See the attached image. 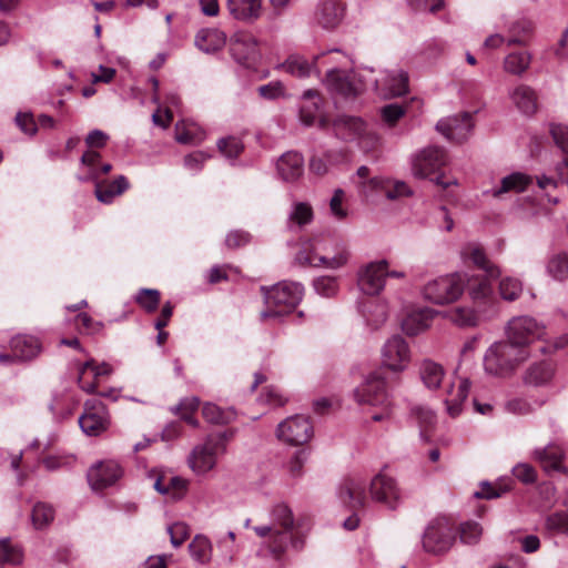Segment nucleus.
I'll use <instances>...</instances> for the list:
<instances>
[{
	"mask_svg": "<svg viewBox=\"0 0 568 568\" xmlns=\"http://www.w3.org/2000/svg\"><path fill=\"white\" fill-rule=\"evenodd\" d=\"M470 388L468 378L454 377L445 389V405L447 413L456 417L462 413L463 404L467 399Z\"/></svg>",
	"mask_w": 568,
	"mask_h": 568,
	"instance_id": "18",
	"label": "nucleus"
},
{
	"mask_svg": "<svg viewBox=\"0 0 568 568\" xmlns=\"http://www.w3.org/2000/svg\"><path fill=\"white\" fill-rule=\"evenodd\" d=\"M91 374L94 379L101 376H106L112 373V367L108 363L97 364L93 359L87 361L79 368L78 385L88 393L94 394L97 392V384L94 382H87V375Z\"/></svg>",
	"mask_w": 568,
	"mask_h": 568,
	"instance_id": "26",
	"label": "nucleus"
},
{
	"mask_svg": "<svg viewBox=\"0 0 568 568\" xmlns=\"http://www.w3.org/2000/svg\"><path fill=\"white\" fill-rule=\"evenodd\" d=\"M410 417L415 419L422 428H427L435 422L434 412L422 405H415L410 408Z\"/></svg>",
	"mask_w": 568,
	"mask_h": 568,
	"instance_id": "58",
	"label": "nucleus"
},
{
	"mask_svg": "<svg viewBox=\"0 0 568 568\" xmlns=\"http://www.w3.org/2000/svg\"><path fill=\"white\" fill-rule=\"evenodd\" d=\"M55 511L49 504L39 501L33 506L31 519L36 529L47 528L54 519Z\"/></svg>",
	"mask_w": 568,
	"mask_h": 568,
	"instance_id": "45",
	"label": "nucleus"
},
{
	"mask_svg": "<svg viewBox=\"0 0 568 568\" xmlns=\"http://www.w3.org/2000/svg\"><path fill=\"white\" fill-rule=\"evenodd\" d=\"M227 433H216L195 445L187 457V464L196 475H205L213 470L220 457L227 450Z\"/></svg>",
	"mask_w": 568,
	"mask_h": 568,
	"instance_id": "4",
	"label": "nucleus"
},
{
	"mask_svg": "<svg viewBox=\"0 0 568 568\" xmlns=\"http://www.w3.org/2000/svg\"><path fill=\"white\" fill-rule=\"evenodd\" d=\"M387 267L386 260L367 264L358 275L359 288L368 295L378 294L385 286Z\"/></svg>",
	"mask_w": 568,
	"mask_h": 568,
	"instance_id": "17",
	"label": "nucleus"
},
{
	"mask_svg": "<svg viewBox=\"0 0 568 568\" xmlns=\"http://www.w3.org/2000/svg\"><path fill=\"white\" fill-rule=\"evenodd\" d=\"M276 170L284 182H296L304 173V159L298 152L288 151L277 160Z\"/></svg>",
	"mask_w": 568,
	"mask_h": 568,
	"instance_id": "23",
	"label": "nucleus"
},
{
	"mask_svg": "<svg viewBox=\"0 0 568 568\" xmlns=\"http://www.w3.org/2000/svg\"><path fill=\"white\" fill-rule=\"evenodd\" d=\"M375 84L384 98L399 97L408 91V74L400 69L386 71Z\"/></svg>",
	"mask_w": 568,
	"mask_h": 568,
	"instance_id": "20",
	"label": "nucleus"
},
{
	"mask_svg": "<svg viewBox=\"0 0 568 568\" xmlns=\"http://www.w3.org/2000/svg\"><path fill=\"white\" fill-rule=\"evenodd\" d=\"M460 540L467 545H475L480 540L483 529L478 523L467 521L460 525Z\"/></svg>",
	"mask_w": 568,
	"mask_h": 568,
	"instance_id": "53",
	"label": "nucleus"
},
{
	"mask_svg": "<svg viewBox=\"0 0 568 568\" xmlns=\"http://www.w3.org/2000/svg\"><path fill=\"white\" fill-rule=\"evenodd\" d=\"M282 68L285 72L297 78H306L310 77L312 73L320 74V70L314 62H310L305 58L300 55L290 57L282 64Z\"/></svg>",
	"mask_w": 568,
	"mask_h": 568,
	"instance_id": "40",
	"label": "nucleus"
},
{
	"mask_svg": "<svg viewBox=\"0 0 568 568\" xmlns=\"http://www.w3.org/2000/svg\"><path fill=\"white\" fill-rule=\"evenodd\" d=\"M13 356L28 361L36 357L40 352V345L36 337L29 335H18L11 341Z\"/></svg>",
	"mask_w": 568,
	"mask_h": 568,
	"instance_id": "35",
	"label": "nucleus"
},
{
	"mask_svg": "<svg viewBox=\"0 0 568 568\" xmlns=\"http://www.w3.org/2000/svg\"><path fill=\"white\" fill-rule=\"evenodd\" d=\"M338 498L352 509L362 507L365 501V485L361 480H347L341 486Z\"/></svg>",
	"mask_w": 568,
	"mask_h": 568,
	"instance_id": "32",
	"label": "nucleus"
},
{
	"mask_svg": "<svg viewBox=\"0 0 568 568\" xmlns=\"http://www.w3.org/2000/svg\"><path fill=\"white\" fill-rule=\"evenodd\" d=\"M229 14L236 21L254 23L264 12L263 0H226Z\"/></svg>",
	"mask_w": 568,
	"mask_h": 568,
	"instance_id": "19",
	"label": "nucleus"
},
{
	"mask_svg": "<svg viewBox=\"0 0 568 568\" xmlns=\"http://www.w3.org/2000/svg\"><path fill=\"white\" fill-rule=\"evenodd\" d=\"M530 348L505 338L489 346L484 356L486 373L494 376H509L530 357Z\"/></svg>",
	"mask_w": 568,
	"mask_h": 568,
	"instance_id": "2",
	"label": "nucleus"
},
{
	"mask_svg": "<svg viewBox=\"0 0 568 568\" xmlns=\"http://www.w3.org/2000/svg\"><path fill=\"white\" fill-rule=\"evenodd\" d=\"M463 256L466 260L471 261L478 268L485 271L489 277L499 276L500 272L498 267L488 260L486 253L479 244L468 243L463 248Z\"/></svg>",
	"mask_w": 568,
	"mask_h": 568,
	"instance_id": "33",
	"label": "nucleus"
},
{
	"mask_svg": "<svg viewBox=\"0 0 568 568\" xmlns=\"http://www.w3.org/2000/svg\"><path fill=\"white\" fill-rule=\"evenodd\" d=\"M130 187V183L124 175L116 176L113 181H102L95 184V196L104 204H110L113 200L123 194Z\"/></svg>",
	"mask_w": 568,
	"mask_h": 568,
	"instance_id": "31",
	"label": "nucleus"
},
{
	"mask_svg": "<svg viewBox=\"0 0 568 568\" xmlns=\"http://www.w3.org/2000/svg\"><path fill=\"white\" fill-rule=\"evenodd\" d=\"M217 148L222 154L229 159H235L243 151L242 141L235 136L223 138L219 140Z\"/></svg>",
	"mask_w": 568,
	"mask_h": 568,
	"instance_id": "55",
	"label": "nucleus"
},
{
	"mask_svg": "<svg viewBox=\"0 0 568 568\" xmlns=\"http://www.w3.org/2000/svg\"><path fill=\"white\" fill-rule=\"evenodd\" d=\"M16 123L26 134L33 135L37 133V122L34 121L33 115L29 112H18L16 115Z\"/></svg>",
	"mask_w": 568,
	"mask_h": 568,
	"instance_id": "64",
	"label": "nucleus"
},
{
	"mask_svg": "<svg viewBox=\"0 0 568 568\" xmlns=\"http://www.w3.org/2000/svg\"><path fill=\"white\" fill-rule=\"evenodd\" d=\"M325 85L327 90L345 98H353L364 91V84L355 72L332 69L327 71Z\"/></svg>",
	"mask_w": 568,
	"mask_h": 568,
	"instance_id": "12",
	"label": "nucleus"
},
{
	"mask_svg": "<svg viewBox=\"0 0 568 568\" xmlns=\"http://www.w3.org/2000/svg\"><path fill=\"white\" fill-rule=\"evenodd\" d=\"M499 292L504 300L515 301L523 292V284L518 278L505 277L500 281Z\"/></svg>",
	"mask_w": 568,
	"mask_h": 568,
	"instance_id": "52",
	"label": "nucleus"
},
{
	"mask_svg": "<svg viewBox=\"0 0 568 568\" xmlns=\"http://www.w3.org/2000/svg\"><path fill=\"white\" fill-rule=\"evenodd\" d=\"M381 358L387 369L395 373L404 372L412 359L409 345L402 336H392L383 345Z\"/></svg>",
	"mask_w": 568,
	"mask_h": 568,
	"instance_id": "10",
	"label": "nucleus"
},
{
	"mask_svg": "<svg viewBox=\"0 0 568 568\" xmlns=\"http://www.w3.org/2000/svg\"><path fill=\"white\" fill-rule=\"evenodd\" d=\"M542 403H530L526 398H511L505 403V410L514 415H527L540 407Z\"/></svg>",
	"mask_w": 568,
	"mask_h": 568,
	"instance_id": "50",
	"label": "nucleus"
},
{
	"mask_svg": "<svg viewBox=\"0 0 568 568\" xmlns=\"http://www.w3.org/2000/svg\"><path fill=\"white\" fill-rule=\"evenodd\" d=\"M353 397L358 405L381 407L382 412L373 414L372 419L382 422L390 416V402L386 392L385 378L378 373H372L353 390Z\"/></svg>",
	"mask_w": 568,
	"mask_h": 568,
	"instance_id": "5",
	"label": "nucleus"
},
{
	"mask_svg": "<svg viewBox=\"0 0 568 568\" xmlns=\"http://www.w3.org/2000/svg\"><path fill=\"white\" fill-rule=\"evenodd\" d=\"M466 278L462 274H449L429 281L423 288L425 300L444 305L457 301L465 290Z\"/></svg>",
	"mask_w": 568,
	"mask_h": 568,
	"instance_id": "7",
	"label": "nucleus"
},
{
	"mask_svg": "<svg viewBox=\"0 0 568 568\" xmlns=\"http://www.w3.org/2000/svg\"><path fill=\"white\" fill-rule=\"evenodd\" d=\"M371 495L374 500L393 507L400 493L394 478L379 473L371 481Z\"/></svg>",
	"mask_w": 568,
	"mask_h": 568,
	"instance_id": "21",
	"label": "nucleus"
},
{
	"mask_svg": "<svg viewBox=\"0 0 568 568\" xmlns=\"http://www.w3.org/2000/svg\"><path fill=\"white\" fill-rule=\"evenodd\" d=\"M531 183V178L524 173H513L510 175L505 176L501 180V186L497 190H493V196H499L503 193L514 191L521 192L526 190V187Z\"/></svg>",
	"mask_w": 568,
	"mask_h": 568,
	"instance_id": "43",
	"label": "nucleus"
},
{
	"mask_svg": "<svg viewBox=\"0 0 568 568\" xmlns=\"http://www.w3.org/2000/svg\"><path fill=\"white\" fill-rule=\"evenodd\" d=\"M230 51L240 63H250L257 57V42L248 33H237L231 39Z\"/></svg>",
	"mask_w": 568,
	"mask_h": 568,
	"instance_id": "24",
	"label": "nucleus"
},
{
	"mask_svg": "<svg viewBox=\"0 0 568 568\" xmlns=\"http://www.w3.org/2000/svg\"><path fill=\"white\" fill-rule=\"evenodd\" d=\"M456 530L446 518H437L429 523L423 535V548L433 555L446 554L454 545Z\"/></svg>",
	"mask_w": 568,
	"mask_h": 568,
	"instance_id": "8",
	"label": "nucleus"
},
{
	"mask_svg": "<svg viewBox=\"0 0 568 568\" xmlns=\"http://www.w3.org/2000/svg\"><path fill=\"white\" fill-rule=\"evenodd\" d=\"M175 139L182 144H197L204 139V131L194 122L179 121L175 124Z\"/></svg>",
	"mask_w": 568,
	"mask_h": 568,
	"instance_id": "38",
	"label": "nucleus"
},
{
	"mask_svg": "<svg viewBox=\"0 0 568 568\" xmlns=\"http://www.w3.org/2000/svg\"><path fill=\"white\" fill-rule=\"evenodd\" d=\"M555 375V365L549 361L535 362L526 369L524 382L531 386H545Z\"/></svg>",
	"mask_w": 568,
	"mask_h": 568,
	"instance_id": "30",
	"label": "nucleus"
},
{
	"mask_svg": "<svg viewBox=\"0 0 568 568\" xmlns=\"http://www.w3.org/2000/svg\"><path fill=\"white\" fill-rule=\"evenodd\" d=\"M531 458L537 462L545 471H565L562 460L565 449L557 443H550L546 447H537L531 453Z\"/></svg>",
	"mask_w": 568,
	"mask_h": 568,
	"instance_id": "22",
	"label": "nucleus"
},
{
	"mask_svg": "<svg viewBox=\"0 0 568 568\" xmlns=\"http://www.w3.org/2000/svg\"><path fill=\"white\" fill-rule=\"evenodd\" d=\"M22 550L19 546L12 545L8 539L0 540V562L19 565L22 562Z\"/></svg>",
	"mask_w": 568,
	"mask_h": 568,
	"instance_id": "51",
	"label": "nucleus"
},
{
	"mask_svg": "<svg viewBox=\"0 0 568 568\" xmlns=\"http://www.w3.org/2000/svg\"><path fill=\"white\" fill-rule=\"evenodd\" d=\"M303 286L294 282H281L264 293L266 310L262 318L278 317L290 313L302 300Z\"/></svg>",
	"mask_w": 568,
	"mask_h": 568,
	"instance_id": "6",
	"label": "nucleus"
},
{
	"mask_svg": "<svg viewBox=\"0 0 568 568\" xmlns=\"http://www.w3.org/2000/svg\"><path fill=\"white\" fill-rule=\"evenodd\" d=\"M474 128L473 118L469 113L442 119L436 129L447 140L462 143L468 139Z\"/></svg>",
	"mask_w": 568,
	"mask_h": 568,
	"instance_id": "16",
	"label": "nucleus"
},
{
	"mask_svg": "<svg viewBox=\"0 0 568 568\" xmlns=\"http://www.w3.org/2000/svg\"><path fill=\"white\" fill-rule=\"evenodd\" d=\"M170 541L173 547H180L190 536L189 526L185 523L178 521L168 527Z\"/></svg>",
	"mask_w": 568,
	"mask_h": 568,
	"instance_id": "57",
	"label": "nucleus"
},
{
	"mask_svg": "<svg viewBox=\"0 0 568 568\" xmlns=\"http://www.w3.org/2000/svg\"><path fill=\"white\" fill-rule=\"evenodd\" d=\"M313 436L311 420L302 415L286 418L277 426V437L291 445H303Z\"/></svg>",
	"mask_w": 568,
	"mask_h": 568,
	"instance_id": "13",
	"label": "nucleus"
},
{
	"mask_svg": "<svg viewBox=\"0 0 568 568\" xmlns=\"http://www.w3.org/2000/svg\"><path fill=\"white\" fill-rule=\"evenodd\" d=\"M272 525L254 526V532L262 539L260 555H271L278 559L293 541L292 529L294 516L292 509L284 503L275 504L271 509Z\"/></svg>",
	"mask_w": 568,
	"mask_h": 568,
	"instance_id": "1",
	"label": "nucleus"
},
{
	"mask_svg": "<svg viewBox=\"0 0 568 568\" xmlns=\"http://www.w3.org/2000/svg\"><path fill=\"white\" fill-rule=\"evenodd\" d=\"M313 285L316 293L325 297L335 295L338 288L336 278L331 276H321L314 281Z\"/></svg>",
	"mask_w": 568,
	"mask_h": 568,
	"instance_id": "62",
	"label": "nucleus"
},
{
	"mask_svg": "<svg viewBox=\"0 0 568 568\" xmlns=\"http://www.w3.org/2000/svg\"><path fill=\"white\" fill-rule=\"evenodd\" d=\"M446 164V154L443 149L428 146L417 153L412 160L414 176L426 179L436 173Z\"/></svg>",
	"mask_w": 568,
	"mask_h": 568,
	"instance_id": "14",
	"label": "nucleus"
},
{
	"mask_svg": "<svg viewBox=\"0 0 568 568\" xmlns=\"http://www.w3.org/2000/svg\"><path fill=\"white\" fill-rule=\"evenodd\" d=\"M225 41L224 32L219 29H202L195 36V45L206 53L220 50Z\"/></svg>",
	"mask_w": 568,
	"mask_h": 568,
	"instance_id": "34",
	"label": "nucleus"
},
{
	"mask_svg": "<svg viewBox=\"0 0 568 568\" xmlns=\"http://www.w3.org/2000/svg\"><path fill=\"white\" fill-rule=\"evenodd\" d=\"M374 187L382 190L388 200H397L412 194L409 186L403 181H390L374 178L371 180Z\"/></svg>",
	"mask_w": 568,
	"mask_h": 568,
	"instance_id": "41",
	"label": "nucleus"
},
{
	"mask_svg": "<svg viewBox=\"0 0 568 568\" xmlns=\"http://www.w3.org/2000/svg\"><path fill=\"white\" fill-rule=\"evenodd\" d=\"M546 528L549 531L568 535V515L555 513L546 518Z\"/></svg>",
	"mask_w": 568,
	"mask_h": 568,
	"instance_id": "59",
	"label": "nucleus"
},
{
	"mask_svg": "<svg viewBox=\"0 0 568 568\" xmlns=\"http://www.w3.org/2000/svg\"><path fill=\"white\" fill-rule=\"evenodd\" d=\"M435 313L434 310L428 307L412 311L402 323L403 331L409 336L423 333L430 326Z\"/></svg>",
	"mask_w": 568,
	"mask_h": 568,
	"instance_id": "27",
	"label": "nucleus"
},
{
	"mask_svg": "<svg viewBox=\"0 0 568 568\" xmlns=\"http://www.w3.org/2000/svg\"><path fill=\"white\" fill-rule=\"evenodd\" d=\"M303 99L306 101H312V106H302L301 109V118L306 124H311L314 121L313 111H317L320 109V98L318 93L315 90H307L303 93Z\"/></svg>",
	"mask_w": 568,
	"mask_h": 568,
	"instance_id": "56",
	"label": "nucleus"
},
{
	"mask_svg": "<svg viewBox=\"0 0 568 568\" xmlns=\"http://www.w3.org/2000/svg\"><path fill=\"white\" fill-rule=\"evenodd\" d=\"M505 335L510 341L518 342L526 348L546 335V326L528 315L514 316L505 326Z\"/></svg>",
	"mask_w": 568,
	"mask_h": 568,
	"instance_id": "9",
	"label": "nucleus"
},
{
	"mask_svg": "<svg viewBox=\"0 0 568 568\" xmlns=\"http://www.w3.org/2000/svg\"><path fill=\"white\" fill-rule=\"evenodd\" d=\"M101 155L97 151H87L81 156V163L85 166H88L89 173L88 175L80 178L81 181H89V180H98L99 179V172L95 169V164L100 161Z\"/></svg>",
	"mask_w": 568,
	"mask_h": 568,
	"instance_id": "61",
	"label": "nucleus"
},
{
	"mask_svg": "<svg viewBox=\"0 0 568 568\" xmlns=\"http://www.w3.org/2000/svg\"><path fill=\"white\" fill-rule=\"evenodd\" d=\"M189 551L193 560L201 565H206L212 559V544L203 535H197L189 545Z\"/></svg>",
	"mask_w": 568,
	"mask_h": 568,
	"instance_id": "42",
	"label": "nucleus"
},
{
	"mask_svg": "<svg viewBox=\"0 0 568 568\" xmlns=\"http://www.w3.org/2000/svg\"><path fill=\"white\" fill-rule=\"evenodd\" d=\"M347 252L343 247H334L326 239H313L302 244L296 254V262L303 266L338 268L346 264Z\"/></svg>",
	"mask_w": 568,
	"mask_h": 568,
	"instance_id": "3",
	"label": "nucleus"
},
{
	"mask_svg": "<svg viewBox=\"0 0 568 568\" xmlns=\"http://www.w3.org/2000/svg\"><path fill=\"white\" fill-rule=\"evenodd\" d=\"M202 415L209 423L212 424H227L235 417V414L232 409H222L212 403H206L203 406Z\"/></svg>",
	"mask_w": 568,
	"mask_h": 568,
	"instance_id": "47",
	"label": "nucleus"
},
{
	"mask_svg": "<svg viewBox=\"0 0 568 568\" xmlns=\"http://www.w3.org/2000/svg\"><path fill=\"white\" fill-rule=\"evenodd\" d=\"M449 318L460 327H470L478 324V315L468 307H457L449 312Z\"/></svg>",
	"mask_w": 568,
	"mask_h": 568,
	"instance_id": "49",
	"label": "nucleus"
},
{
	"mask_svg": "<svg viewBox=\"0 0 568 568\" xmlns=\"http://www.w3.org/2000/svg\"><path fill=\"white\" fill-rule=\"evenodd\" d=\"M532 32L534 24L531 21L526 19L514 21L508 28L509 37L507 38V45H526Z\"/></svg>",
	"mask_w": 568,
	"mask_h": 568,
	"instance_id": "37",
	"label": "nucleus"
},
{
	"mask_svg": "<svg viewBox=\"0 0 568 568\" xmlns=\"http://www.w3.org/2000/svg\"><path fill=\"white\" fill-rule=\"evenodd\" d=\"M335 130L343 139H352L365 131L364 122L358 118H342L336 121Z\"/></svg>",
	"mask_w": 568,
	"mask_h": 568,
	"instance_id": "44",
	"label": "nucleus"
},
{
	"mask_svg": "<svg viewBox=\"0 0 568 568\" xmlns=\"http://www.w3.org/2000/svg\"><path fill=\"white\" fill-rule=\"evenodd\" d=\"M314 217L313 209L307 202H295L292 205V211L288 215L291 223L298 226L306 225L312 222Z\"/></svg>",
	"mask_w": 568,
	"mask_h": 568,
	"instance_id": "48",
	"label": "nucleus"
},
{
	"mask_svg": "<svg viewBox=\"0 0 568 568\" xmlns=\"http://www.w3.org/2000/svg\"><path fill=\"white\" fill-rule=\"evenodd\" d=\"M345 193L342 189H336L329 200L331 214L337 220H344L347 216V210L344 207Z\"/></svg>",
	"mask_w": 568,
	"mask_h": 568,
	"instance_id": "60",
	"label": "nucleus"
},
{
	"mask_svg": "<svg viewBox=\"0 0 568 568\" xmlns=\"http://www.w3.org/2000/svg\"><path fill=\"white\" fill-rule=\"evenodd\" d=\"M509 98L515 106L524 114L531 115L537 111V93L527 84H519L509 92Z\"/></svg>",
	"mask_w": 568,
	"mask_h": 568,
	"instance_id": "28",
	"label": "nucleus"
},
{
	"mask_svg": "<svg viewBox=\"0 0 568 568\" xmlns=\"http://www.w3.org/2000/svg\"><path fill=\"white\" fill-rule=\"evenodd\" d=\"M418 374L422 383L429 390L438 389L446 376L443 365L429 358L419 363Z\"/></svg>",
	"mask_w": 568,
	"mask_h": 568,
	"instance_id": "29",
	"label": "nucleus"
},
{
	"mask_svg": "<svg viewBox=\"0 0 568 568\" xmlns=\"http://www.w3.org/2000/svg\"><path fill=\"white\" fill-rule=\"evenodd\" d=\"M532 60L528 51L511 52L507 54L503 62L505 72L514 75H523L530 67Z\"/></svg>",
	"mask_w": 568,
	"mask_h": 568,
	"instance_id": "36",
	"label": "nucleus"
},
{
	"mask_svg": "<svg viewBox=\"0 0 568 568\" xmlns=\"http://www.w3.org/2000/svg\"><path fill=\"white\" fill-rule=\"evenodd\" d=\"M136 302L149 313L154 312L160 303V292L153 288H142L136 295Z\"/></svg>",
	"mask_w": 568,
	"mask_h": 568,
	"instance_id": "54",
	"label": "nucleus"
},
{
	"mask_svg": "<svg viewBox=\"0 0 568 568\" xmlns=\"http://www.w3.org/2000/svg\"><path fill=\"white\" fill-rule=\"evenodd\" d=\"M257 91L262 98L267 100L278 99L285 94L284 85L280 81H272L267 84L261 85Z\"/></svg>",
	"mask_w": 568,
	"mask_h": 568,
	"instance_id": "63",
	"label": "nucleus"
},
{
	"mask_svg": "<svg viewBox=\"0 0 568 568\" xmlns=\"http://www.w3.org/2000/svg\"><path fill=\"white\" fill-rule=\"evenodd\" d=\"M345 8L337 0H325L317 6L315 18L325 29L336 28L344 18Z\"/></svg>",
	"mask_w": 568,
	"mask_h": 568,
	"instance_id": "25",
	"label": "nucleus"
},
{
	"mask_svg": "<svg viewBox=\"0 0 568 568\" xmlns=\"http://www.w3.org/2000/svg\"><path fill=\"white\" fill-rule=\"evenodd\" d=\"M362 314L369 326L377 328L387 320V306L377 300H368L363 304Z\"/></svg>",
	"mask_w": 568,
	"mask_h": 568,
	"instance_id": "39",
	"label": "nucleus"
},
{
	"mask_svg": "<svg viewBox=\"0 0 568 568\" xmlns=\"http://www.w3.org/2000/svg\"><path fill=\"white\" fill-rule=\"evenodd\" d=\"M79 425L84 434L99 436L110 425V416L105 405L97 399L84 403V413L79 417Z\"/></svg>",
	"mask_w": 568,
	"mask_h": 568,
	"instance_id": "11",
	"label": "nucleus"
},
{
	"mask_svg": "<svg viewBox=\"0 0 568 568\" xmlns=\"http://www.w3.org/2000/svg\"><path fill=\"white\" fill-rule=\"evenodd\" d=\"M123 475L121 465L115 460H103L88 471V480L93 490H102L114 485Z\"/></svg>",
	"mask_w": 568,
	"mask_h": 568,
	"instance_id": "15",
	"label": "nucleus"
},
{
	"mask_svg": "<svg viewBox=\"0 0 568 568\" xmlns=\"http://www.w3.org/2000/svg\"><path fill=\"white\" fill-rule=\"evenodd\" d=\"M547 273L556 281L568 278V255L558 253L552 255L547 263Z\"/></svg>",
	"mask_w": 568,
	"mask_h": 568,
	"instance_id": "46",
	"label": "nucleus"
}]
</instances>
